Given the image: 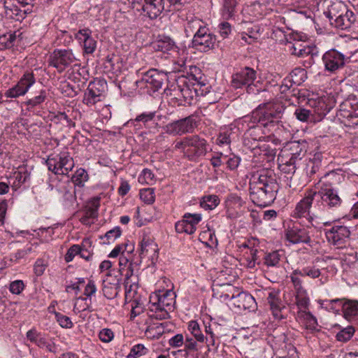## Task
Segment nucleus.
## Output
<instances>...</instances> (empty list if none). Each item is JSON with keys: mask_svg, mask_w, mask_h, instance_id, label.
<instances>
[{"mask_svg": "<svg viewBox=\"0 0 358 358\" xmlns=\"http://www.w3.org/2000/svg\"><path fill=\"white\" fill-rule=\"evenodd\" d=\"M280 186L274 171L262 169L252 175L250 182L252 201L258 206L265 207L275 201Z\"/></svg>", "mask_w": 358, "mask_h": 358, "instance_id": "f257e3e1", "label": "nucleus"}, {"mask_svg": "<svg viewBox=\"0 0 358 358\" xmlns=\"http://www.w3.org/2000/svg\"><path fill=\"white\" fill-rule=\"evenodd\" d=\"M344 179L342 173L337 171H330L326 173L320 180V185L318 191L310 189L315 199L314 208L319 212L325 208L337 210L341 207L343 199L338 194L336 186Z\"/></svg>", "mask_w": 358, "mask_h": 358, "instance_id": "f03ea898", "label": "nucleus"}, {"mask_svg": "<svg viewBox=\"0 0 358 358\" xmlns=\"http://www.w3.org/2000/svg\"><path fill=\"white\" fill-rule=\"evenodd\" d=\"M285 107L280 102H267L260 104L252 113L253 123L273 131L280 124Z\"/></svg>", "mask_w": 358, "mask_h": 358, "instance_id": "7ed1b4c3", "label": "nucleus"}, {"mask_svg": "<svg viewBox=\"0 0 358 358\" xmlns=\"http://www.w3.org/2000/svg\"><path fill=\"white\" fill-rule=\"evenodd\" d=\"M175 298V292L170 289L151 295L148 313L149 317L159 320L169 318V312L176 303Z\"/></svg>", "mask_w": 358, "mask_h": 358, "instance_id": "20e7f679", "label": "nucleus"}, {"mask_svg": "<svg viewBox=\"0 0 358 358\" xmlns=\"http://www.w3.org/2000/svg\"><path fill=\"white\" fill-rule=\"evenodd\" d=\"M174 150H178L184 157L195 161L207 152V141L199 135L185 136L174 142Z\"/></svg>", "mask_w": 358, "mask_h": 358, "instance_id": "39448f33", "label": "nucleus"}, {"mask_svg": "<svg viewBox=\"0 0 358 358\" xmlns=\"http://www.w3.org/2000/svg\"><path fill=\"white\" fill-rule=\"evenodd\" d=\"M315 204V199L312 194L310 189L306 190L304 197L296 204L292 216L294 218L307 217L313 227H317L319 224L330 225L329 222H322V219L318 217L316 213L318 211L313 208V211L310 212L312 204Z\"/></svg>", "mask_w": 358, "mask_h": 358, "instance_id": "423d86ee", "label": "nucleus"}, {"mask_svg": "<svg viewBox=\"0 0 358 358\" xmlns=\"http://www.w3.org/2000/svg\"><path fill=\"white\" fill-rule=\"evenodd\" d=\"M48 169L56 175H67L74 166L73 159L67 151L49 156L46 161Z\"/></svg>", "mask_w": 358, "mask_h": 358, "instance_id": "0eeeda50", "label": "nucleus"}, {"mask_svg": "<svg viewBox=\"0 0 358 358\" xmlns=\"http://www.w3.org/2000/svg\"><path fill=\"white\" fill-rule=\"evenodd\" d=\"M257 78V72L250 67H245L232 76L231 86L236 89L246 87L248 94H257L259 90L253 84Z\"/></svg>", "mask_w": 358, "mask_h": 358, "instance_id": "6e6552de", "label": "nucleus"}, {"mask_svg": "<svg viewBox=\"0 0 358 358\" xmlns=\"http://www.w3.org/2000/svg\"><path fill=\"white\" fill-rule=\"evenodd\" d=\"M196 127V121L193 115L173 121L164 127L165 132L172 136H182L192 133Z\"/></svg>", "mask_w": 358, "mask_h": 358, "instance_id": "1a4fd4ad", "label": "nucleus"}, {"mask_svg": "<svg viewBox=\"0 0 358 358\" xmlns=\"http://www.w3.org/2000/svg\"><path fill=\"white\" fill-rule=\"evenodd\" d=\"M221 328V325L216 322L205 326L206 350L202 354L201 358H208L211 352L215 353L217 352L219 343H216V340L222 336L220 331Z\"/></svg>", "mask_w": 358, "mask_h": 358, "instance_id": "9d476101", "label": "nucleus"}, {"mask_svg": "<svg viewBox=\"0 0 358 358\" xmlns=\"http://www.w3.org/2000/svg\"><path fill=\"white\" fill-rule=\"evenodd\" d=\"M216 41L215 35L211 34L207 27L202 28L201 31H199V33L194 34L192 40V47L205 52L213 49Z\"/></svg>", "mask_w": 358, "mask_h": 358, "instance_id": "9b49d317", "label": "nucleus"}, {"mask_svg": "<svg viewBox=\"0 0 358 358\" xmlns=\"http://www.w3.org/2000/svg\"><path fill=\"white\" fill-rule=\"evenodd\" d=\"M165 78V74L152 69L144 73L141 80L136 81V85L155 92L162 87Z\"/></svg>", "mask_w": 358, "mask_h": 358, "instance_id": "f8f14e48", "label": "nucleus"}, {"mask_svg": "<svg viewBox=\"0 0 358 358\" xmlns=\"http://www.w3.org/2000/svg\"><path fill=\"white\" fill-rule=\"evenodd\" d=\"M76 58L71 50H55L49 57V64L62 73Z\"/></svg>", "mask_w": 358, "mask_h": 358, "instance_id": "ddd939ff", "label": "nucleus"}, {"mask_svg": "<svg viewBox=\"0 0 358 358\" xmlns=\"http://www.w3.org/2000/svg\"><path fill=\"white\" fill-rule=\"evenodd\" d=\"M36 79L32 72H25L17 83L5 92L7 98H17L24 95L35 83Z\"/></svg>", "mask_w": 358, "mask_h": 358, "instance_id": "4468645a", "label": "nucleus"}, {"mask_svg": "<svg viewBox=\"0 0 358 358\" xmlns=\"http://www.w3.org/2000/svg\"><path fill=\"white\" fill-rule=\"evenodd\" d=\"M350 235L348 228L343 225H335L326 231V237L329 243L337 248L345 247Z\"/></svg>", "mask_w": 358, "mask_h": 358, "instance_id": "2eb2a0df", "label": "nucleus"}, {"mask_svg": "<svg viewBox=\"0 0 358 358\" xmlns=\"http://www.w3.org/2000/svg\"><path fill=\"white\" fill-rule=\"evenodd\" d=\"M202 216L199 213H187L182 216V219L175 224L176 231L178 233H186L193 234L196 230V225L201 222Z\"/></svg>", "mask_w": 358, "mask_h": 358, "instance_id": "dca6fc26", "label": "nucleus"}, {"mask_svg": "<svg viewBox=\"0 0 358 358\" xmlns=\"http://www.w3.org/2000/svg\"><path fill=\"white\" fill-rule=\"evenodd\" d=\"M163 0H134V4L141 6V8H136L137 10H142L145 15L150 19H156L164 9Z\"/></svg>", "mask_w": 358, "mask_h": 358, "instance_id": "f3484780", "label": "nucleus"}, {"mask_svg": "<svg viewBox=\"0 0 358 358\" xmlns=\"http://www.w3.org/2000/svg\"><path fill=\"white\" fill-rule=\"evenodd\" d=\"M341 116L347 118L345 124L358 125V98L352 97L341 105Z\"/></svg>", "mask_w": 358, "mask_h": 358, "instance_id": "a211bd4d", "label": "nucleus"}, {"mask_svg": "<svg viewBox=\"0 0 358 358\" xmlns=\"http://www.w3.org/2000/svg\"><path fill=\"white\" fill-rule=\"evenodd\" d=\"M309 234L308 228L297 224H293L292 227H289L286 230L285 238L289 242L293 244L301 243H308L310 242Z\"/></svg>", "mask_w": 358, "mask_h": 358, "instance_id": "6ab92c4d", "label": "nucleus"}, {"mask_svg": "<svg viewBox=\"0 0 358 358\" xmlns=\"http://www.w3.org/2000/svg\"><path fill=\"white\" fill-rule=\"evenodd\" d=\"M226 298H229L231 304L240 310H253L256 306L254 297L247 292H238L236 295L233 294L231 296L229 294H226Z\"/></svg>", "mask_w": 358, "mask_h": 358, "instance_id": "aec40b11", "label": "nucleus"}, {"mask_svg": "<svg viewBox=\"0 0 358 358\" xmlns=\"http://www.w3.org/2000/svg\"><path fill=\"white\" fill-rule=\"evenodd\" d=\"M325 69L334 72L343 67L345 64V57L335 50H331L324 53L322 57Z\"/></svg>", "mask_w": 358, "mask_h": 358, "instance_id": "412c9836", "label": "nucleus"}, {"mask_svg": "<svg viewBox=\"0 0 358 358\" xmlns=\"http://www.w3.org/2000/svg\"><path fill=\"white\" fill-rule=\"evenodd\" d=\"M27 340L30 343L35 344L40 348H45L51 352H55V345L54 343H50L47 338L36 328H32L26 334Z\"/></svg>", "mask_w": 358, "mask_h": 358, "instance_id": "4be33fe9", "label": "nucleus"}, {"mask_svg": "<svg viewBox=\"0 0 358 358\" xmlns=\"http://www.w3.org/2000/svg\"><path fill=\"white\" fill-rule=\"evenodd\" d=\"M325 304H338L341 307L344 317L350 320L353 317L358 316V301L355 300H346L336 299L330 301H325Z\"/></svg>", "mask_w": 358, "mask_h": 358, "instance_id": "5701e85b", "label": "nucleus"}, {"mask_svg": "<svg viewBox=\"0 0 358 358\" xmlns=\"http://www.w3.org/2000/svg\"><path fill=\"white\" fill-rule=\"evenodd\" d=\"M120 289V279L117 277L107 275L103 280L102 291L105 297L113 299L117 296Z\"/></svg>", "mask_w": 358, "mask_h": 358, "instance_id": "b1692460", "label": "nucleus"}, {"mask_svg": "<svg viewBox=\"0 0 358 358\" xmlns=\"http://www.w3.org/2000/svg\"><path fill=\"white\" fill-rule=\"evenodd\" d=\"M100 82H90L87 90L85 92L83 103L88 106H94L96 103L101 101V91L98 85Z\"/></svg>", "mask_w": 358, "mask_h": 358, "instance_id": "393cba45", "label": "nucleus"}, {"mask_svg": "<svg viewBox=\"0 0 358 358\" xmlns=\"http://www.w3.org/2000/svg\"><path fill=\"white\" fill-rule=\"evenodd\" d=\"M92 31L85 28L80 29L76 34V38L83 44L84 52L87 54H92L96 48V41L92 37Z\"/></svg>", "mask_w": 358, "mask_h": 358, "instance_id": "a878e982", "label": "nucleus"}, {"mask_svg": "<svg viewBox=\"0 0 358 358\" xmlns=\"http://www.w3.org/2000/svg\"><path fill=\"white\" fill-rule=\"evenodd\" d=\"M267 303L269 305L273 315L275 319L280 320L284 318L282 313V310L285 308V306H283L279 296L278 292H269L267 296Z\"/></svg>", "mask_w": 358, "mask_h": 358, "instance_id": "bb28decb", "label": "nucleus"}, {"mask_svg": "<svg viewBox=\"0 0 358 358\" xmlns=\"http://www.w3.org/2000/svg\"><path fill=\"white\" fill-rule=\"evenodd\" d=\"M2 5L6 17L15 21H20L24 19L25 11L22 10L17 5L14 4L13 0H5Z\"/></svg>", "mask_w": 358, "mask_h": 358, "instance_id": "cd10ccee", "label": "nucleus"}, {"mask_svg": "<svg viewBox=\"0 0 358 358\" xmlns=\"http://www.w3.org/2000/svg\"><path fill=\"white\" fill-rule=\"evenodd\" d=\"M131 287L132 286L130 285L129 289L126 287L125 300L126 301L131 303V317H136L143 311L144 306L140 300L135 298L136 292L135 290H132Z\"/></svg>", "mask_w": 358, "mask_h": 358, "instance_id": "c85d7f7f", "label": "nucleus"}, {"mask_svg": "<svg viewBox=\"0 0 358 358\" xmlns=\"http://www.w3.org/2000/svg\"><path fill=\"white\" fill-rule=\"evenodd\" d=\"M151 45L155 51L164 53H169L177 48L173 40L166 36H159L157 39L152 43Z\"/></svg>", "mask_w": 358, "mask_h": 358, "instance_id": "c756f323", "label": "nucleus"}, {"mask_svg": "<svg viewBox=\"0 0 358 358\" xmlns=\"http://www.w3.org/2000/svg\"><path fill=\"white\" fill-rule=\"evenodd\" d=\"M297 317L301 320L306 329L311 333L319 331L317 320L310 312L306 310H299Z\"/></svg>", "mask_w": 358, "mask_h": 358, "instance_id": "7c9ffc66", "label": "nucleus"}, {"mask_svg": "<svg viewBox=\"0 0 358 358\" xmlns=\"http://www.w3.org/2000/svg\"><path fill=\"white\" fill-rule=\"evenodd\" d=\"M225 207L229 213L234 215L238 213L245 205V201L236 194H229L225 199Z\"/></svg>", "mask_w": 358, "mask_h": 358, "instance_id": "2f4dec72", "label": "nucleus"}, {"mask_svg": "<svg viewBox=\"0 0 358 358\" xmlns=\"http://www.w3.org/2000/svg\"><path fill=\"white\" fill-rule=\"evenodd\" d=\"M346 13L342 14L336 21H331L330 23L332 26L342 30L347 29L351 27L355 21V16L352 11L350 10L348 8L345 9Z\"/></svg>", "mask_w": 358, "mask_h": 358, "instance_id": "473e14b6", "label": "nucleus"}, {"mask_svg": "<svg viewBox=\"0 0 358 358\" xmlns=\"http://www.w3.org/2000/svg\"><path fill=\"white\" fill-rule=\"evenodd\" d=\"M22 33L17 30L15 31H9L0 36V49H6L12 48L16 41H21Z\"/></svg>", "mask_w": 358, "mask_h": 358, "instance_id": "72a5a7b5", "label": "nucleus"}, {"mask_svg": "<svg viewBox=\"0 0 358 358\" xmlns=\"http://www.w3.org/2000/svg\"><path fill=\"white\" fill-rule=\"evenodd\" d=\"M159 250L157 243L148 236H143L141 242L140 256L145 257L148 255H155Z\"/></svg>", "mask_w": 358, "mask_h": 358, "instance_id": "f704fd0d", "label": "nucleus"}, {"mask_svg": "<svg viewBox=\"0 0 358 358\" xmlns=\"http://www.w3.org/2000/svg\"><path fill=\"white\" fill-rule=\"evenodd\" d=\"M348 6L342 1H337L333 3L328 9V11L325 13L326 16L329 18V22L331 21H336L344 13H346L345 9Z\"/></svg>", "mask_w": 358, "mask_h": 358, "instance_id": "c9c22d12", "label": "nucleus"}, {"mask_svg": "<svg viewBox=\"0 0 358 358\" xmlns=\"http://www.w3.org/2000/svg\"><path fill=\"white\" fill-rule=\"evenodd\" d=\"M283 150H287L288 151V154L299 162L306 154V150L298 141L289 143Z\"/></svg>", "mask_w": 358, "mask_h": 358, "instance_id": "e433bc0d", "label": "nucleus"}, {"mask_svg": "<svg viewBox=\"0 0 358 358\" xmlns=\"http://www.w3.org/2000/svg\"><path fill=\"white\" fill-rule=\"evenodd\" d=\"M178 92L187 104H192V101L197 97L194 86H192L189 81L185 83L182 86L178 85Z\"/></svg>", "mask_w": 358, "mask_h": 358, "instance_id": "4c0bfd02", "label": "nucleus"}, {"mask_svg": "<svg viewBox=\"0 0 358 358\" xmlns=\"http://www.w3.org/2000/svg\"><path fill=\"white\" fill-rule=\"evenodd\" d=\"M255 155H264L268 157H273L276 154V149L272 148L271 146L264 142L261 141L252 148Z\"/></svg>", "mask_w": 358, "mask_h": 358, "instance_id": "58836bf2", "label": "nucleus"}, {"mask_svg": "<svg viewBox=\"0 0 358 358\" xmlns=\"http://www.w3.org/2000/svg\"><path fill=\"white\" fill-rule=\"evenodd\" d=\"M295 274H299L301 276H308L310 278H317L321 275V271L319 268H317L315 265H310L303 267L302 269L294 270Z\"/></svg>", "mask_w": 358, "mask_h": 358, "instance_id": "ea45409f", "label": "nucleus"}, {"mask_svg": "<svg viewBox=\"0 0 358 358\" xmlns=\"http://www.w3.org/2000/svg\"><path fill=\"white\" fill-rule=\"evenodd\" d=\"M202 28H206L203 25V22L198 18L189 20L185 26V31L187 36L192 34H197L199 31H201Z\"/></svg>", "mask_w": 358, "mask_h": 358, "instance_id": "a19ab883", "label": "nucleus"}, {"mask_svg": "<svg viewBox=\"0 0 358 358\" xmlns=\"http://www.w3.org/2000/svg\"><path fill=\"white\" fill-rule=\"evenodd\" d=\"M166 324V322H161L149 325L145 330V334L150 338H159L164 334Z\"/></svg>", "mask_w": 358, "mask_h": 358, "instance_id": "79ce46f5", "label": "nucleus"}, {"mask_svg": "<svg viewBox=\"0 0 358 358\" xmlns=\"http://www.w3.org/2000/svg\"><path fill=\"white\" fill-rule=\"evenodd\" d=\"M279 169L282 172H284L288 175H292L289 178L287 177V185H288L293 190H296L298 189V185H296L294 182L293 175L296 171V166L291 164H279Z\"/></svg>", "mask_w": 358, "mask_h": 358, "instance_id": "37998d69", "label": "nucleus"}, {"mask_svg": "<svg viewBox=\"0 0 358 358\" xmlns=\"http://www.w3.org/2000/svg\"><path fill=\"white\" fill-rule=\"evenodd\" d=\"M188 330L196 341L199 343H205V335L203 334L202 330L196 321L192 320L189 322Z\"/></svg>", "mask_w": 358, "mask_h": 358, "instance_id": "c03bdc74", "label": "nucleus"}, {"mask_svg": "<svg viewBox=\"0 0 358 358\" xmlns=\"http://www.w3.org/2000/svg\"><path fill=\"white\" fill-rule=\"evenodd\" d=\"M288 78L294 84L299 85L307 78L306 71L302 68H296L290 73Z\"/></svg>", "mask_w": 358, "mask_h": 358, "instance_id": "a18cd8bd", "label": "nucleus"}, {"mask_svg": "<svg viewBox=\"0 0 358 358\" xmlns=\"http://www.w3.org/2000/svg\"><path fill=\"white\" fill-rule=\"evenodd\" d=\"M220 203V199L217 195L204 196L200 202L201 206L206 210H213Z\"/></svg>", "mask_w": 358, "mask_h": 358, "instance_id": "49530a36", "label": "nucleus"}, {"mask_svg": "<svg viewBox=\"0 0 358 358\" xmlns=\"http://www.w3.org/2000/svg\"><path fill=\"white\" fill-rule=\"evenodd\" d=\"M238 0H224L222 8V16L225 19H229L234 15Z\"/></svg>", "mask_w": 358, "mask_h": 358, "instance_id": "de8ad7c7", "label": "nucleus"}, {"mask_svg": "<svg viewBox=\"0 0 358 358\" xmlns=\"http://www.w3.org/2000/svg\"><path fill=\"white\" fill-rule=\"evenodd\" d=\"M282 254L280 252V251H273L272 252L266 254L264 257V264L268 267L278 266Z\"/></svg>", "mask_w": 358, "mask_h": 358, "instance_id": "09e8293b", "label": "nucleus"}, {"mask_svg": "<svg viewBox=\"0 0 358 358\" xmlns=\"http://www.w3.org/2000/svg\"><path fill=\"white\" fill-rule=\"evenodd\" d=\"M310 300L305 290L296 292V303L299 310H306L309 306Z\"/></svg>", "mask_w": 358, "mask_h": 358, "instance_id": "8fccbe9b", "label": "nucleus"}, {"mask_svg": "<svg viewBox=\"0 0 358 358\" xmlns=\"http://www.w3.org/2000/svg\"><path fill=\"white\" fill-rule=\"evenodd\" d=\"M99 205V199H93L86 207L84 215H85L87 217H90V219L96 218L98 215V209Z\"/></svg>", "mask_w": 358, "mask_h": 358, "instance_id": "3c124183", "label": "nucleus"}, {"mask_svg": "<svg viewBox=\"0 0 358 358\" xmlns=\"http://www.w3.org/2000/svg\"><path fill=\"white\" fill-rule=\"evenodd\" d=\"M294 115L297 120L301 122H309L315 121L314 115L312 111L303 108H299L296 109Z\"/></svg>", "mask_w": 358, "mask_h": 358, "instance_id": "603ef678", "label": "nucleus"}, {"mask_svg": "<svg viewBox=\"0 0 358 358\" xmlns=\"http://www.w3.org/2000/svg\"><path fill=\"white\" fill-rule=\"evenodd\" d=\"M261 126L258 124L257 125H253L250 127V128L248 129L246 133L245 134V141H246L247 138H252L255 141H257V143L262 141V138H264L265 137L262 136L261 134Z\"/></svg>", "mask_w": 358, "mask_h": 358, "instance_id": "864d4df0", "label": "nucleus"}, {"mask_svg": "<svg viewBox=\"0 0 358 358\" xmlns=\"http://www.w3.org/2000/svg\"><path fill=\"white\" fill-rule=\"evenodd\" d=\"M155 115L156 112H144L137 115L134 120H131L130 122H141L145 127H147L150 123L155 122Z\"/></svg>", "mask_w": 358, "mask_h": 358, "instance_id": "5fc2aeb1", "label": "nucleus"}, {"mask_svg": "<svg viewBox=\"0 0 358 358\" xmlns=\"http://www.w3.org/2000/svg\"><path fill=\"white\" fill-rule=\"evenodd\" d=\"M73 182L78 186H83L84 182L87 180L88 175L83 169H78L72 176Z\"/></svg>", "mask_w": 358, "mask_h": 358, "instance_id": "6e6d98bb", "label": "nucleus"}, {"mask_svg": "<svg viewBox=\"0 0 358 358\" xmlns=\"http://www.w3.org/2000/svg\"><path fill=\"white\" fill-rule=\"evenodd\" d=\"M15 179L13 187L15 188L20 187L22 184L25 183L29 179V173L27 171H15L13 173Z\"/></svg>", "mask_w": 358, "mask_h": 358, "instance_id": "4d7b16f0", "label": "nucleus"}, {"mask_svg": "<svg viewBox=\"0 0 358 358\" xmlns=\"http://www.w3.org/2000/svg\"><path fill=\"white\" fill-rule=\"evenodd\" d=\"M47 98V92L45 90H42L40 91L38 95L35 96L34 97L28 99L25 103L29 107V108H34L42 103H43Z\"/></svg>", "mask_w": 358, "mask_h": 358, "instance_id": "13d9d810", "label": "nucleus"}, {"mask_svg": "<svg viewBox=\"0 0 358 358\" xmlns=\"http://www.w3.org/2000/svg\"><path fill=\"white\" fill-rule=\"evenodd\" d=\"M354 333L355 329L352 326H348L338 332L336 337L338 341L347 342L352 338Z\"/></svg>", "mask_w": 358, "mask_h": 358, "instance_id": "bf43d9fd", "label": "nucleus"}, {"mask_svg": "<svg viewBox=\"0 0 358 358\" xmlns=\"http://www.w3.org/2000/svg\"><path fill=\"white\" fill-rule=\"evenodd\" d=\"M278 161L280 162L279 164H292L295 166H297L299 162L296 161V159L292 158L290 155L288 154V151L287 150H282L280 155L278 157Z\"/></svg>", "mask_w": 358, "mask_h": 358, "instance_id": "052dcab7", "label": "nucleus"}, {"mask_svg": "<svg viewBox=\"0 0 358 358\" xmlns=\"http://www.w3.org/2000/svg\"><path fill=\"white\" fill-rule=\"evenodd\" d=\"M141 199L148 204H151L155 201V192L152 188H145L140 191Z\"/></svg>", "mask_w": 358, "mask_h": 358, "instance_id": "680f3d73", "label": "nucleus"}, {"mask_svg": "<svg viewBox=\"0 0 358 358\" xmlns=\"http://www.w3.org/2000/svg\"><path fill=\"white\" fill-rule=\"evenodd\" d=\"M198 341L195 338L190 337L189 336H185V340H184L183 345H185V351L187 354H189L192 352H196L198 350Z\"/></svg>", "mask_w": 358, "mask_h": 358, "instance_id": "e2e57ef3", "label": "nucleus"}, {"mask_svg": "<svg viewBox=\"0 0 358 358\" xmlns=\"http://www.w3.org/2000/svg\"><path fill=\"white\" fill-rule=\"evenodd\" d=\"M54 229L52 227L40 228L38 230L37 235L41 238L43 242L48 243L52 240Z\"/></svg>", "mask_w": 358, "mask_h": 358, "instance_id": "0e129e2a", "label": "nucleus"}, {"mask_svg": "<svg viewBox=\"0 0 358 358\" xmlns=\"http://www.w3.org/2000/svg\"><path fill=\"white\" fill-rule=\"evenodd\" d=\"M148 352L147 348L142 344H137L133 346L130 352L127 355V358H137L145 355Z\"/></svg>", "mask_w": 358, "mask_h": 358, "instance_id": "69168bd1", "label": "nucleus"}, {"mask_svg": "<svg viewBox=\"0 0 358 358\" xmlns=\"http://www.w3.org/2000/svg\"><path fill=\"white\" fill-rule=\"evenodd\" d=\"M122 231L120 227H115L113 229L107 231L105 234L104 237L106 238L107 242H104V243L109 244L110 241H114L117 238L121 236Z\"/></svg>", "mask_w": 358, "mask_h": 358, "instance_id": "338daca9", "label": "nucleus"}, {"mask_svg": "<svg viewBox=\"0 0 358 358\" xmlns=\"http://www.w3.org/2000/svg\"><path fill=\"white\" fill-rule=\"evenodd\" d=\"M24 289V284L22 280H17L11 282L9 285V290L13 294H20Z\"/></svg>", "mask_w": 358, "mask_h": 358, "instance_id": "774afa93", "label": "nucleus"}]
</instances>
